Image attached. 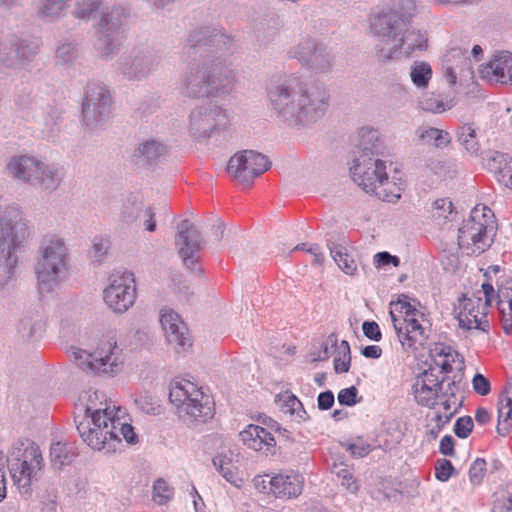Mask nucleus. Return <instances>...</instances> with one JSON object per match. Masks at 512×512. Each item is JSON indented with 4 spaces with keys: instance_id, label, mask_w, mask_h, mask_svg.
Instances as JSON below:
<instances>
[{
    "instance_id": "69168bd1",
    "label": "nucleus",
    "mask_w": 512,
    "mask_h": 512,
    "mask_svg": "<svg viewBox=\"0 0 512 512\" xmlns=\"http://www.w3.org/2000/svg\"><path fill=\"white\" fill-rule=\"evenodd\" d=\"M280 401H283V412L292 416H294L296 408L300 406V400L295 395L288 392L280 396Z\"/></svg>"
},
{
    "instance_id": "e2e57ef3",
    "label": "nucleus",
    "mask_w": 512,
    "mask_h": 512,
    "mask_svg": "<svg viewBox=\"0 0 512 512\" xmlns=\"http://www.w3.org/2000/svg\"><path fill=\"white\" fill-rule=\"evenodd\" d=\"M433 209L435 210V216L438 218L447 219L450 214L453 212V205L449 199L442 198L437 199L433 203Z\"/></svg>"
},
{
    "instance_id": "412c9836",
    "label": "nucleus",
    "mask_w": 512,
    "mask_h": 512,
    "mask_svg": "<svg viewBox=\"0 0 512 512\" xmlns=\"http://www.w3.org/2000/svg\"><path fill=\"white\" fill-rule=\"evenodd\" d=\"M136 285L131 272H117L110 277V285L104 290V301L115 313L122 314L133 306Z\"/></svg>"
},
{
    "instance_id": "39448f33",
    "label": "nucleus",
    "mask_w": 512,
    "mask_h": 512,
    "mask_svg": "<svg viewBox=\"0 0 512 512\" xmlns=\"http://www.w3.org/2000/svg\"><path fill=\"white\" fill-rule=\"evenodd\" d=\"M68 271V249L57 235H46L39 246V257L35 265L38 289L41 294L50 293L59 287Z\"/></svg>"
},
{
    "instance_id": "f257e3e1",
    "label": "nucleus",
    "mask_w": 512,
    "mask_h": 512,
    "mask_svg": "<svg viewBox=\"0 0 512 512\" xmlns=\"http://www.w3.org/2000/svg\"><path fill=\"white\" fill-rule=\"evenodd\" d=\"M232 39L222 29L200 27L192 31L185 48L199 54L180 73L177 90L187 99L198 100L229 94L236 82V72L219 52L229 51Z\"/></svg>"
},
{
    "instance_id": "f8f14e48",
    "label": "nucleus",
    "mask_w": 512,
    "mask_h": 512,
    "mask_svg": "<svg viewBox=\"0 0 512 512\" xmlns=\"http://www.w3.org/2000/svg\"><path fill=\"white\" fill-rule=\"evenodd\" d=\"M229 117L225 109L213 103L206 102L195 106L188 115L187 130L197 141L209 139L215 132L226 130Z\"/></svg>"
},
{
    "instance_id": "3c124183",
    "label": "nucleus",
    "mask_w": 512,
    "mask_h": 512,
    "mask_svg": "<svg viewBox=\"0 0 512 512\" xmlns=\"http://www.w3.org/2000/svg\"><path fill=\"white\" fill-rule=\"evenodd\" d=\"M100 5L101 0H79L73 14L78 19H88L93 12L99 9Z\"/></svg>"
},
{
    "instance_id": "1a4fd4ad",
    "label": "nucleus",
    "mask_w": 512,
    "mask_h": 512,
    "mask_svg": "<svg viewBox=\"0 0 512 512\" xmlns=\"http://www.w3.org/2000/svg\"><path fill=\"white\" fill-rule=\"evenodd\" d=\"M417 13V0H392L391 7L370 15V32L379 38L378 44L390 46L413 23Z\"/></svg>"
},
{
    "instance_id": "cd10ccee",
    "label": "nucleus",
    "mask_w": 512,
    "mask_h": 512,
    "mask_svg": "<svg viewBox=\"0 0 512 512\" xmlns=\"http://www.w3.org/2000/svg\"><path fill=\"white\" fill-rule=\"evenodd\" d=\"M472 61L468 55V50L461 47L451 48L443 57L442 68L446 79L451 85L456 83L457 74L470 71Z\"/></svg>"
},
{
    "instance_id": "ddd939ff",
    "label": "nucleus",
    "mask_w": 512,
    "mask_h": 512,
    "mask_svg": "<svg viewBox=\"0 0 512 512\" xmlns=\"http://www.w3.org/2000/svg\"><path fill=\"white\" fill-rule=\"evenodd\" d=\"M73 360L77 367L87 373L101 376H114L123 368V358L117 351L116 342H107L94 353L76 349L72 352Z\"/></svg>"
},
{
    "instance_id": "864d4df0",
    "label": "nucleus",
    "mask_w": 512,
    "mask_h": 512,
    "mask_svg": "<svg viewBox=\"0 0 512 512\" xmlns=\"http://www.w3.org/2000/svg\"><path fill=\"white\" fill-rule=\"evenodd\" d=\"M456 474V470L451 461L447 459H438L435 463V477L441 482H446L449 478Z\"/></svg>"
},
{
    "instance_id": "338daca9",
    "label": "nucleus",
    "mask_w": 512,
    "mask_h": 512,
    "mask_svg": "<svg viewBox=\"0 0 512 512\" xmlns=\"http://www.w3.org/2000/svg\"><path fill=\"white\" fill-rule=\"evenodd\" d=\"M136 405L147 414H157L159 412V405L153 401L150 396H140L135 400Z\"/></svg>"
},
{
    "instance_id": "393cba45",
    "label": "nucleus",
    "mask_w": 512,
    "mask_h": 512,
    "mask_svg": "<svg viewBox=\"0 0 512 512\" xmlns=\"http://www.w3.org/2000/svg\"><path fill=\"white\" fill-rule=\"evenodd\" d=\"M425 315L419 310V315H406L403 318L402 333L399 341L406 351H416L423 347L429 339V329L424 327Z\"/></svg>"
},
{
    "instance_id": "72a5a7b5",
    "label": "nucleus",
    "mask_w": 512,
    "mask_h": 512,
    "mask_svg": "<svg viewBox=\"0 0 512 512\" xmlns=\"http://www.w3.org/2000/svg\"><path fill=\"white\" fill-rule=\"evenodd\" d=\"M327 247L338 267L347 275H354L357 271L355 259L348 253L346 246L333 241H328Z\"/></svg>"
},
{
    "instance_id": "49530a36",
    "label": "nucleus",
    "mask_w": 512,
    "mask_h": 512,
    "mask_svg": "<svg viewBox=\"0 0 512 512\" xmlns=\"http://www.w3.org/2000/svg\"><path fill=\"white\" fill-rule=\"evenodd\" d=\"M174 488L163 478H158L152 486V500L158 505H166L173 499Z\"/></svg>"
},
{
    "instance_id": "e433bc0d",
    "label": "nucleus",
    "mask_w": 512,
    "mask_h": 512,
    "mask_svg": "<svg viewBox=\"0 0 512 512\" xmlns=\"http://www.w3.org/2000/svg\"><path fill=\"white\" fill-rule=\"evenodd\" d=\"M416 134L420 141L436 148H444L451 142L448 132L434 127L420 126L417 128Z\"/></svg>"
},
{
    "instance_id": "a18cd8bd",
    "label": "nucleus",
    "mask_w": 512,
    "mask_h": 512,
    "mask_svg": "<svg viewBox=\"0 0 512 512\" xmlns=\"http://www.w3.org/2000/svg\"><path fill=\"white\" fill-rule=\"evenodd\" d=\"M79 56V49L73 41H63L56 48L55 60L57 65L69 66L73 64Z\"/></svg>"
},
{
    "instance_id": "6e6d98bb",
    "label": "nucleus",
    "mask_w": 512,
    "mask_h": 512,
    "mask_svg": "<svg viewBox=\"0 0 512 512\" xmlns=\"http://www.w3.org/2000/svg\"><path fill=\"white\" fill-rule=\"evenodd\" d=\"M486 470V461L483 458H477L469 468V479L474 485L482 482Z\"/></svg>"
},
{
    "instance_id": "423d86ee",
    "label": "nucleus",
    "mask_w": 512,
    "mask_h": 512,
    "mask_svg": "<svg viewBox=\"0 0 512 512\" xmlns=\"http://www.w3.org/2000/svg\"><path fill=\"white\" fill-rule=\"evenodd\" d=\"M353 181L367 193H372L385 202H395L401 197L402 189L388 180L386 163L380 158L355 155L350 168Z\"/></svg>"
},
{
    "instance_id": "473e14b6",
    "label": "nucleus",
    "mask_w": 512,
    "mask_h": 512,
    "mask_svg": "<svg viewBox=\"0 0 512 512\" xmlns=\"http://www.w3.org/2000/svg\"><path fill=\"white\" fill-rule=\"evenodd\" d=\"M72 0H39L37 6L38 18L55 22L64 17L70 7Z\"/></svg>"
},
{
    "instance_id": "f704fd0d",
    "label": "nucleus",
    "mask_w": 512,
    "mask_h": 512,
    "mask_svg": "<svg viewBox=\"0 0 512 512\" xmlns=\"http://www.w3.org/2000/svg\"><path fill=\"white\" fill-rule=\"evenodd\" d=\"M512 420V395L509 392H501L498 398V425L497 433L506 436L509 433V421Z\"/></svg>"
},
{
    "instance_id": "bb28decb",
    "label": "nucleus",
    "mask_w": 512,
    "mask_h": 512,
    "mask_svg": "<svg viewBox=\"0 0 512 512\" xmlns=\"http://www.w3.org/2000/svg\"><path fill=\"white\" fill-rule=\"evenodd\" d=\"M239 436L249 449L261 451L266 455L275 453L276 440L266 428L250 424Z\"/></svg>"
},
{
    "instance_id": "de8ad7c7",
    "label": "nucleus",
    "mask_w": 512,
    "mask_h": 512,
    "mask_svg": "<svg viewBox=\"0 0 512 512\" xmlns=\"http://www.w3.org/2000/svg\"><path fill=\"white\" fill-rule=\"evenodd\" d=\"M110 246L111 242L109 237L95 236L89 251V257L93 262L100 264L107 255Z\"/></svg>"
},
{
    "instance_id": "37998d69",
    "label": "nucleus",
    "mask_w": 512,
    "mask_h": 512,
    "mask_svg": "<svg viewBox=\"0 0 512 512\" xmlns=\"http://www.w3.org/2000/svg\"><path fill=\"white\" fill-rule=\"evenodd\" d=\"M410 78L417 88H427L432 78L431 65L425 61H415L410 69Z\"/></svg>"
},
{
    "instance_id": "6ab92c4d",
    "label": "nucleus",
    "mask_w": 512,
    "mask_h": 512,
    "mask_svg": "<svg viewBox=\"0 0 512 512\" xmlns=\"http://www.w3.org/2000/svg\"><path fill=\"white\" fill-rule=\"evenodd\" d=\"M428 37L424 30L407 26V29L400 34L394 44L385 46L376 44L375 53L379 61L385 63L403 54L406 57L416 52H422L427 48Z\"/></svg>"
},
{
    "instance_id": "774afa93",
    "label": "nucleus",
    "mask_w": 512,
    "mask_h": 512,
    "mask_svg": "<svg viewBox=\"0 0 512 512\" xmlns=\"http://www.w3.org/2000/svg\"><path fill=\"white\" fill-rule=\"evenodd\" d=\"M346 450L351 453L354 457H365L371 451V446L363 442L347 444Z\"/></svg>"
},
{
    "instance_id": "680f3d73",
    "label": "nucleus",
    "mask_w": 512,
    "mask_h": 512,
    "mask_svg": "<svg viewBox=\"0 0 512 512\" xmlns=\"http://www.w3.org/2000/svg\"><path fill=\"white\" fill-rule=\"evenodd\" d=\"M472 386L474 391L481 396L489 394L491 390L489 379L480 373H476L474 375L472 379Z\"/></svg>"
},
{
    "instance_id": "9b49d317",
    "label": "nucleus",
    "mask_w": 512,
    "mask_h": 512,
    "mask_svg": "<svg viewBox=\"0 0 512 512\" xmlns=\"http://www.w3.org/2000/svg\"><path fill=\"white\" fill-rule=\"evenodd\" d=\"M7 169L14 178L44 191L57 189L63 178L59 167L47 165L26 155L12 157L7 164Z\"/></svg>"
},
{
    "instance_id": "5fc2aeb1",
    "label": "nucleus",
    "mask_w": 512,
    "mask_h": 512,
    "mask_svg": "<svg viewBox=\"0 0 512 512\" xmlns=\"http://www.w3.org/2000/svg\"><path fill=\"white\" fill-rule=\"evenodd\" d=\"M474 427L473 419L470 416L459 417L454 424V433L461 439L467 438Z\"/></svg>"
},
{
    "instance_id": "2eb2a0df",
    "label": "nucleus",
    "mask_w": 512,
    "mask_h": 512,
    "mask_svg": "<svg viewBox=\"0 0 512 512\" xmlns=\"http://www.w3.org/2000/svg\"><path fill=\"white\" fill-rule=\"evenodd\" d=\"M127 17L128 14L122 6H113L102 11L95 45L103 57L110 58L119 51L122 27Z\"/></svg>"
},
{
    "instance_id": "9d476101",
    "label": "nucleus",
    "mask_w": 512,
    "mask_h": 512,
    "mask_svg": "<svg viewBox=\"0 0 512 512\" xmlns=\"http://www.w3.org/2000/svg\"><path fill=\"white\" fill-rule=\"evenodd\" d=\"M169 399L184 421L205 423L214 416V403L211 397L188 380L172 384Z\"/></svg>"
},
{
    "instance_id": "4d7b16f0",
    "label": "nucleus",
    "mask_w": 512,
    "mask_h": 512,
    "mask_svg": "<svg viewBox=\"0 0 512 512\" xmlns=\"http://www.w3.org/2000/svg\"><path fill=\"white\" fill-rule=\"evenodd\" d=\"M446 377L439 379L438 375L435 373V369L430 367L427 370H424L420 373L415 380L420 382H425L427 385L436 387L437 389L442 390L443 384L446 381Z\"/></svg>"
},
{
    "instance_id": "c756f323",
    "label": "nucleus",
    "mask_w": 512,
    "mask_h": 512,
    "mask_svg": "<svg viewBox=\"0 0 512 512\" xmlns=\"http://www.w3.org/2000/svg\"><path fill=\"white\" fill-rule=\"evenodd\" d=\"M461 310L457 316L459 327L462 329H478L488 332L490 325L485 313L475 309V301L465 295L461 300Z\"/></svg>"
},
{
    "instance_id": "a878e982",
    "label": "nucleus",
    "mask_w": 512,
    "mask_h": 512,
    "mask_svg": "<svg viewBox=\"0 0 512 512\" xmlns=\"http://www.w3.org/2000/svg\"><path fill=\"white\" fill-rule=\"evenodd\" d=\"M304 477L293 470L282 471L270 478L272 495L278 499L290 500L301 495L304 488Z\"/></svg>"
},
{
    "instance_id": "bf43d9fd",
    "label": "nucleus",
    "mask_w": 512,
    "mask_h": 512,
    "mask_svg": "<svg viewBox=\"0 0 512 512\" xmlns=\"http://www.w3.org/2000/svg\"><path fill=\"white\" fill-rule=\"evenodd\" d=\"M358 389L351 386L339 391L337 399L340 405L353 406L359 402L357 399Z\"/></svg>"
},
{
    "instance_id": "58836bf2",
    "label": "nucleus",
    "mask_w": 512,
    "mask_h": 512,
    "mask_svg": "<svg viewBox=\"0 0 512 512\" xmlns=\"http://www.w3.org/2000/svg\"><path fill=\"white\" fill-rule=\"evenodd\" d=\"M44 329V317L38 313L25 316L18 326L19 333L28 340L41 337Z\"/></svg>"
},
{
    "instance_id": "6e6552de",
    "label": "nucleus",
    "mask_w": 512,
    "mask_h": 512,
    "mask_svg": "<svg viewBox=\"0 0 512 512\" xmlns=\"http://www.w3.org/2000/svg\"><path fill=\"white\" fill-rule=\"evenodd\" d=\"M10 474L22 494H30L44 466L40 447L28 438L15 440L7 453Z\"/></svg>"
},
{
    "instance_id": "aec40b11",
    "label": "nucleus",
    "mask_w": 512,
    "mask_h": 512,
    "mask_svg": "<svg viewBox=\"0 0 512 512\" xmlns=\"http://www.w3.org/2000/svg\"><path fill=\"white\" fill-rule=\"evenodd\" d=\"M491 270L485 273L488 281L482 284V290L485 297V305H491L496 300L497 308L501 316L503 330L506 334L512 335V278L501 276L496 279L497 291L489 281Z\"/></svg>"
},
{
    "instance_id": "4468645a",
    "label": "nucleus",
    "mask_w": 512,
    "mask_h": 512,
    "mask_svg": "<svg viewBox=\"0 0 512 512\" xmlns=\"http://www.w3.org/2000/svg\"><path fill=\"white\" fill-rule=\"evenodd\" d=\"M290 55L314 75L330 73L335 64V56L327 44L315 37L308 36L301 39L291 49Z\"/></svg>"
},
{
    "instance_id": "c9c22d12",
    "label": "nucleus",
    "mask_w": 512,
    "mask_h": 512,
    "mask_svg": "<svg viewBox=\"0 0 512 512\" xmlns=\"http://www.w3.org/2000/svg\"><path fill=\"white\" fill-rule=\"evenodd\" d=\"M168 151V147L163 142L156 139H148L138 145L135 150V157L143 158L144 161L151 163L159 160Z\"/></svg>"
},
{
    "instance_id": "ea45409f",
    "label": "nucleus",
    "mask_w": 512,
    "mask_h": 512,
    "mask_svg": "<svg viewBox=\"0 0 512 512\" xmlns=\"http://www.w3.org/2000/svg\"><path fill=\"white\" fill-rule=\"evenodd\" d=\"M330 472L340 481L341 486L352 494L359 490V483L354 477L353 470L345 463L334 462L330 466Z\"/></svg>"
},
{
    "instance_id": "09e8293b",
    "label": "nucleus",
    "mask_w": 512,
    "mask_h": 512,
    "mask_svg": "<svg viewBox=\"0 0 512 512\" xmlns=\"http://www.w3.org/2000/svg\"><path fill=\"white\" fill-rule=\"evenodd\" d=\"M351 364V352L348 341L342 340L339 346L338 355L334 358V370L337 374L349 371Z\"/></svg>"
},
{
    "instance_id": "8fccbe9b",
    "label": "nucleus",
    "mask_w": 512,
    "mask_h": 512,
    "mask_svg": "<svg viewBox=\"0 0 512 512\" xmlns=\"http://www.w3.org/2000/svg\"><path fill=\"white\" fill-rule=\"evenodd\" d=\"M147 206H144L142 203H128L125 204L121 211V219L126 224H134L137 221H141L143 210H145Z\"/></svg>"
},
{
    "instance_id": "0eeeda50",
    "label": "nucleus",
    "mask_w": 512,
    "mask_h": 512,
    "mask_svg": "<svg viewBox=\"0 0 512 512\" xmlns=\"http://www.w3.org/2000/svg\"><path fill=\"white\" fill-rule=\"evenodd\" d=\"M496 230L493 211L485 205H476L458 229V245L467 255L478 256L490 248Z\"/></svg>"
},
{
    "instance_id": "13d9d810",
    "label": "nucleus",
    "mask_w": 512,
    "mask_h": 512,
    "mask_svg": "<svg viewBox=\"0 0 512 512\" xmlns=\"http://www.w3.org/2000/svg\"><path fill=\"white\" fill-rule=\"evenodd\" d=\"M452 106H453V104L451 102H445L439 98H429V99H426L423 103L424 110H426L428 112L436 113V114L443 113V112L451 109Z\"/></svg>"
},
{
    "instance_id": "f3484780",
    "label": "nucleus",
    "mask_w": 512,
    "mask_h": 512,
    "mask_svg": "<svg viewBox=\"0 0 512 512\" xmlns=\"http://www.w3.org/2000/svg\"><path fill=\"white\" fill-rule=\"evenodd\" d=\"M111 95L109 90L99 83H88L82 103L84 125L93 130L104 124L111 113Z\"/></svg>"
},
{
    "instance_id": "b1692460",
    "label": "nucleus",
    "mask_w": 512,
    "mask_h": 512,
    "mask_svg": "<svg viewBox=\"0 0 512 512\" xmlns=\"http://www.w3.org/2000/svg\"><path fill=\"white\" fill-rule=\"evenodd\" d=\"M160 322L167 342L176 353H184L187 348L191 347L192 342L188 329L177 313L172 310L162 311Z\"/></svg>"
},
{
    "instance_id": "2f4dec72",
    "label": "nucleus",
    "mask_w": 512,
    "mask_h": 512,
    "mask_svg": "<svg viewBox=\"0 0 512 512\" xmlns=\"http://www.w3.org/2000/svg\"><path fill=\"white\" fill-rule=\"evenodd\" d=\"M360 142L356 155L366 154L367 157L379 158L383 155V143L376 129L364 127L359 131Z\"/></svg>"
},
{
    "instance_id": "79ce46f5",
    "label": "nucleus",
    "mask_w": 512,
    "mask_h": 512,
    "mask_svg": "<svg viewBox=\"0 0 512 512\" xmlns=\"http://www.w3.org/2000/svg\"><path fill=\"white\" fill-rule=\"evenodd\" d=\"M487 165L497 175L498 181L502 183L503 176L512 170V158L506 153L493 151L487 158Z\"/></svg>"
},
{
    "instance_id": "5701e85b",
    "label": "nucleus",
    "mask_w": 512,
    "mask_h": 512,
    "mask_svg": "<svg viewBox=\"0 0 512 512\" xmlns=\"http://www.w3.org/2000/svg\"><path fill=\"white\" fill-rule=\"evenodd\" d=\"M37 49L35 42L11 35L0 41V64L7 68H20L35 56Z\"/></svg>"
},
{
    "instance_id": "f03ea898",
    "label": "nucleus",
    "mask_w": 512,
    "mask_h": 512,
    "mask_svg": "<svg viewBox=\"0 0 512 512\" xmlns=\"http://www.w3.org/2000/svg\"><path fill=\"white\" fill-rule=\"evenodd\" d=\"M267 94L273 115L290 128H310L324 117L329 106L325 87L304 83L295 76L271 84Z\"/></svg>"
},
{
    "instance_id": "4be33fe9",
    "label": "nucleus",
    "mask_w": 512,
    "mask_h": 512,
    "mask_svg": "<svg viewBox=\"0 0 512 512\" xmlns=\"http://www.w3.org/2000/svg\"><path fill=\"white\" fill-rule=\"evenodd\" d=\"M270 165L265 155L254 150H244L230 158L227 171L240 183L250 185L255 178L267 171Z\"/></svg>"
},
{
    "instance_id": "603ef678",
    "label": "nucleus",
    "mask_w": 512,
    "mask_h": 512,
    "mask_svg": "<svg viewBox=\"0 0 512 512\" xmlns=\"http://www.w3.org/2000/svg\"><path fill=\"white\" fill-rule=\"evenodd\" d=\"M413 303L412 304L410 301H409V297L406 296V295H401L398 300L396 302H391V306L395 308V310L397 312H399L400 314H404V316L406 315H419V310L416 308V304L417 305H420V303L413 299Z\"/></svg>"
},
{
    "instance_id": "dca6fc26",
    "label": "nucleus",
    "mask_w": 512,
    "mask_h": 512,
    "mask_svg": "<svg viewBox=\"0 0 512 512\" xmlns=\"http://www.w3.org/2000/svg\"><path fill=\"white\" fill-rule=\"evenodd\" d=\"M161 63V55L150 47H135L119 60V72L128 81H142L153 74Z\"/></svg>"
},
{
    "instance_id": "7c9ffc66",
    "label": "nucleus",
    "mask_w": 512,
    "mask_h": 512,
    "mask_svg": "<svg viewBox=\"0 0 512 512\" xmlns=\"http://www.w3.org/2000/svg\"><path fill=\"white\" fill-rule=\"evenodd\" d=\"M238 454L232 450L223 451L213 457L212 462L217 471L225 478L229 483L238 486L241 482L239 477V471L237 463Z\"/></svg>"
},
{
    "instance_id": "7ed1b4c3",
    "label": "nucleus",
    "mask_w": 512,
    "mask_h": 512,
    "mask_svg": "<svg viewBox=\"0 0 512 512\" xmlns=\"http://www.w3.org/2000/svg\"><path fill=\"white\" fill-rule=\"evenodd\" d=\"M108 409L91 411L87 407L83 416L74 417L77 431L82 440L95 450L114 453L121 446L122 438L128 444H136L138 437L132 425L119 418L109 416Z\"/></svg>"
},
{
    "instance_id": "0e129e2a",
    "label": "nucleus",
    "mask_w": 512,
    "mask_h": 512,
    "mask_svg": "<svg viewBox=\"0 0 512 512\" xmlns=\"http://www.w3.org/2000/svg\"><path fill=\"white\" fill-rule=\"evenodd\" d=\"M362 330L364 335L370 340L378 342L382 339L380 327L375 321H364Z\"/></svg>"
},
{
    "instance_id": "c85d7f7f",
    "label": "nucleus",
    "mask_w": 512,
    "mask_h": 512,
    "mask_svg": "<svg viewBox=\"0 0 512 512\" xmlns=\"http://www.w3.org/2000/svg\"><path fill=\"white\" fill-rule=\"evenodd\" d=\"M480 72L483 78L501 84H512V53L504 51L495 54Z\"/></svg>"
},
{
    "instance_id": "4c0bfd02",
    "label": "nucleus",
    "mask_w": 512,
    "mask_h": 512,
    "mask_svg": "<svg viewBox=\"0 0 512 512\" xmlns=\"http://www.w3.org/2000/svg\"><path fill=\"white\" fill-rule=\"evenodd\" d=\"M77 456L76 448L66 442H55L52 443L50 448V458L53 466L61 468L65 465L72 463L74 458Z\"/></svg>"
},
{
    "instance_id": "c03bdc74",
    "label": "nucleus",
    "mask_w": 512,
    "mask_h": 512,
    "mask_svg": "<svg viewBox=\"0 0 512 512\" xmlns=\"http://www.w3.org/2000/svg\"><path fill=\"white\" fill-rule=\"evenodd\" d=\"M457 140L469 154H478L480 146L476 130L470 124H464L458 129Z\"/></svg>"
},
{
    "instance_id": "a19ab883",
    "label": "nucleus",
    "mask_w": 512,
    "mask_h": 512,
    "mask_svg": "<svg viewBox=\"0 0 512 512\" xmlns=\"http://www.w3.org/2000/svg\"><path fill=\"white\" fill-rule=\"evenodd\" d=\"M415 401L424 407H433L440 397V389L415 380L412 386Z\"/></svg>"
},
{
    "instance_id": "052dcab7",
    "label": "nucleus",
    "mask_w": 512,
    "mask_h": 512,
    "mask_svg": "<svg viewBox=\"0 0 512 512\" xmlns=\"http://www.w3.org/2000/svg\"><path fill=\"white\" fill-rule=\"evenodd\" d=\"M62 121V117L59 111L53 110L50 113H48L47 117L45 118V126L47 128V136L48 137H54L56 135V132L58 131V126Z\"/></svg>"
},
{
    "instance_id": "a211bd4d",
    "label": "nucleus",
    "mask_w": 512,
    "mask_h": 512,
    "mask_svg": "<svg viewBox=\"0 0 512 512\" xmlns=\"http://www.w3.org/2000/svg\"><path fill=\"white\" fill-rule=\"evenodd\" d=\"M205 241L198 228L188 219L182 220L177 226L175 246L184 266L197 275L202 274V269L197 266L198 253Z\"/></svg>"
},
{
    "instance_id": "20e7f679",
    "label": "nucleus",
    "mask_w": 512,
    "mask_h": 512,
    "mask_svg": "<svg viewBox=\"0 0 512 512\" xmlns=\"http://www.w3.org/2000/svg\"><path fill=\"white\" fill-rule=\"evenodd\" d=\"M30 235L23 214L17 209L7 210L0 222V287L12 278L18 265L17 251L25 246Z\"/></svg>"
}]
</instances>
